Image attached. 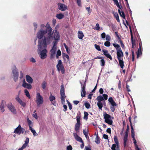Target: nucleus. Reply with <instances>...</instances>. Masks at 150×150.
I'll use <instances>...</instances> for the list:
<instances>
[{
	"label": "nucleus",
	"instance_id": "680f3d73",
	"mask_svg": "<svg viewBox=\"0 0 150 150\" xmlns=\"http://www.w3.org/2000/svg\"><path fill=\"white\" fill-rule=\"evenodd\" d=\"M132 61H134V50H132Z\"/></svg>",
	"mask_w": 150,
	"mask_h": 150
},
{
	"label": "nucleus",
	"instance_id": "c756f323",
	"mask_svg": "<svg viewBox=\"0 0 150 150\" xmlns=\"http://www.w3.org/2000/svg\"><path fill=\"white\" fill-rule=\"evenodd\" d=\"M114 36L117 40H119L121 39V38L120 37L119 34L117 32L115 31V32Z\"/></svg>",
	"mask_w": 150,
	"mask_h": 150
},
{
	"label": "nucleus",
	"instance_id": "f03ea898",
	"mask_svg": "<svg viewBox=\"0 0 150 150\" xmlns=\"http://www.w3.org/2000/svg\"><path fill=\"white\" fill-rule=\"evenodd\" d=\"M81 117V114L80 112H79L76 116V119L77 122L75 124V130L77 132H79L80 127L81 125L80 121V118Z\"/></svg>",
	"mask_w": 150,
	"mask_h": 150
},
{
	"label": "nucleus",
	"instance_id": "bb28decb",
	"mask_svg": "<svg viewBox=\"0 0 150 150\" xmlns=\"http://www.w3.org/2000/svg\"><path fill=\"white\" fill-rule=\"evenodd\" d=\"M56 17L58 19H61L64 18V16L63 14L60 13L57 14Z\"/></svg>",
	"mask_w": 150,
	"mask_h": 150
},
{
	"label": "nucleus",
	"instance_id": "bf43d9fd",
	"mask_svg": "<svg viewBox=\"0 0 150 150\" xmlns=\"http://www.w3.org/2000/svg\"><path fill=\"white\" fill-rule=\"evenodd\" d=\"M106 34L105 33H102L101 35V37L103 39L105 38L106 37Z\"/></svg>",
	"mask_w": 150,
	"mask_h": 150
},
{
	"label": "nucleus",
	"instance_id": "8fccbe9b",
	"mask_svg": "<svg viewBox=\"0 0 150 150\" xmlns=\"http://www.w3.org/2000/svg\"><path fill=\"white\" fill-rule=\"evenodd\" d=\"M36 110H35L34 112V114L33 115V117L35 119H38V116L37 115V113L36 112Z\"/></svg>",
	"mask_w": 150,
	"mask_h": 150
},
{
	"label": "nucleus",
	"instance_id": "e2e57ef3",
	"mask_svg": "<svg viewBox=\"0 0 150 150\" xmlns=\"http://www.w3.org/2000/svg\"><path fill=\"white\" fill-rule=\"evenodd\" d=\"M103 98L104 99V100H107L108 99V96L106 94H103Z\"/></svg>",
	"mask_w": 150,
	"mask_h": 150
},
{
	"label": "nucleus",
	"instance_id": "1a4fd4ad",
	"mask_svg": "<svg viewBox=\"0 0 150 150\" xmlns=\"http://www.w3.org/2000/svg\"><path fill=\"white\" fill-rule=\"evenodd\" d=\"M114 139L116 144H113V150H120L119 143L117 137L116 136H115Z\"/></svg>",
	"mask_w": 150,
	"mask_h": 150
},
{
	"label": "nucleus",
	"instance_id": "13d9d810",
	"mask_svg": "<svg viewBox=\"0 0 150 150\" xmlns=\"http://www.w3.org/2000/svg\"><path fill=\"white\" fill-rule=\"evenodd\" d=\"M114 16H115L117 21L118 22H120V19L119 18L118 14H117L116 15L115 14H114Z\"/></svg>",
	"mask_w": 150,
	"mask_h": 150
},
{
	"label": "nucleus",
	"instance_id": "0e129e2a",
	"mask_svg": "<svg viewBox=\"0 0 150 150\" xmlns=\"http://www.w3.org/2000/svg\"><path fill=\"white\" fill-rule=\"evenodd\" d=\"M86 9L88 11V13L89 14L91 12L90 7H86Z\"/></svg>",
	"mask_w": 150,
	"mask_h": 150
},
{
	"label": "nucleus",
	"instance_id": "423d86ee",
	"mask_svg": "<svg viewBox=\"0 0 150 150\" xmlns=\"http://www.w3.org/2000/svg\"><path fill=\"white\" fill-rule=\"evenodd\" d=\"M103 116L105 120V122L109 125H112V121L111 120V116L107 114L106 112L103 113Z\"/></svg>",
	"mask_w": 150,
	"mask_h": 150
},
{
	"label": "nucleus",
	"instance_id": "58836bf2",
	"mask_svg": "<svg viewBox=\"0 0 150 150\" xmlns=\"http://www.w3.org/2000/svg\"><path fill=\"white\" fill-rule=\"evenodd\" d=\"M83 133L85 135V137L87 139H89V137L88 135V132H86V129H83Z\"/></svg>",
	"mask_w": 150,
	"mask_h": 150
},
{
	"label": "nucleus",
	"instance_id": "49530a36",
	"mask_svg": "<svg viewBox=\"0 0 150 150\" xmlns=\"http://www.w3.org/2000/svg\"><path fill=\"white\" fill-rule=\"evenodd\" d=\"M61 53L60 50H58L56 55V57L57 58H58L59 56H60L61 55Z\"/></svg>",
	"mask_w": 150,
	"mask_h": 150
},
{
	"label": "nucleus",
	"instance_id": "6e6d98bb",
	"mask_svg": "<svg viewBox=\"0 0 150 150\" xmlns=\"http://www.w3.org/2000/svg\"><path fill=\"white\" fill-rule=\"evenodd\" d=\"M67 102H68V105L69 108L70 110H71L72 109V106L71 103L69 102L68 100H67Z\"/></svg>",
	"mask_w": 150,
	"mask_h": 150
},
{
	"label": "nucleus",
	"instance_id": "338daca9",
	"mask_svg": "<svg viewBox=\"0 0 150 150\" xmlns=\"http://www.w3.org/2000/svg\"><path fill=\"white\" fill-rule=\"evenodd\" d=\"M67 150H72V148L71 145L68 146L67 148Z\"/></svg>",
	"mask_w": 150,
	"mask_h": 150
},
{
	"label": "nucleus",
	"instance_id": "7c9ffc66",
	"mask_svg": "<svg viewBox=\"0 0 150 150\" xmlns=\"http://www.w3.org/2000/svg\"><path fill=\"white\" fill-rule=\"evenodd\" d=\"M113 46L116 48L117 51L121 50L120 46L117 44L113 43Z\"/></svg>",
	"mask_w": 150,
	"mask_h": 150
},
{
	"label": "nucleus",
	"instance_id": "4c0bfd02",
	"mask_svg": "<svg viewBox=\"0 0 150 150\" xmlns=\"http://www.w3.org/2000/svg\"><path fill=\"white\" fill-rule=\"evenodd\" d=\"M108 101L110 103L111 105L110 108L112 111V98L110 97L109 98Z\"/></svg>",
	"mask_w": 150,
	"mask_h": 150
},
{
	"label": "nucleus",
	"instance_id": "2eb2a0df",
	"mask_svg": "<svg viewBox=\"0 0 150 150\" xmlns=\"http://www.w3.org/2000/svg\"><path fill=\"white\" fill-rule=\"evenodd\" d=\"M15 99L23 107H25V103L23 101L20 99V98L19 97V95H17L16 96L15 98Z\"/></svg>",
	"mask_w": 150,
	"mask_h": 150
},
{
	"label": "nucleus",
	"instance_id": "5fc2aeb1",
	"mask_svg": "<svg viewBox=\"0 0 150 150\" xmlns=\"http://www.w3.org/2000/svg\"><path fill=\"white\" fill-rule=\"evenodd\" d=\"M106 40L107 41H110V40L111 38L110 36L108 35H107L106 36Z\"/></svg>",
	"mask_w": 150,
	"mask_h": 150
},
{
	"label": "nucleus",
	"instance_id": "b1692460",
	"mask_svg": "<svg viewBox=\"0 0 150 150\" xmlns=\"http://www.w3.org/2000/svg\"><path fill=\"white\" fill-rule=\"evenodd\" d=\"M121 9H118V12L121 16H122L123 18L125 19V15L123 11H121L120 10Z\"/></svg>",
	"mask_w": 150,
	"mask_h": 150
},
{
	"label": "nucleus",
	"instance_id": "f8f14e48",
	"mask_svg": "<svg viewBox=\"0 0 150 150\" xmlns=\"http://www.w3.org/2000/svg\"><path fill=\"white\" fill-rule=\"evenodd\" d=\"M12 72L13 76V79L15 82H16L18 78V72L17 69L15 66V68L12 70Z\"/></svg>",
	"mask_w": 150,
	"mask_h": 150
},
{
	"label": "nucleus",
	"instance_id": "774afa93",
	"mask_svg": "<svg viewBox=\"0 0 150 150\" xmlns=\"http://www.w3.org/2000/svg\"><path fill=\"white\" fill-rule=\"evenodd\" d=\"M52 24L55 25L56 23V20L55 19L53 18L52 21Z\"/></svg>",
	"mask_w": 150,
	"mask_h": 150
},
{
	"label": "nucleus",
	"instance_id": "a878e982",
	"mask_svg": "<svg viewBox=\"0 0 150 150\" xmlns=\"http://www.w3.org/2000/svg\"><path fill=\"white\" fill-rule=\"evenodd\" d=\"M117 109H118V104H116V103L113 100V112Z\"/></svg>",
	"mask_w": 150,
	"mask_h": 150
},
{
	"label": "nucleus",
	"instance_id": "72a5a7b5",
	"mask_svg": "<svg viewBox=\"0 0 150 150\" xmlns=\"http://www.w3.org/2000/svg\"><path fill=\"white\" fill-rule=\"evenodd\" d=\"M113 1L115 4L117 6L118 8L121 9V8H122V6H120L117 0H113Z\"/></svg>",
	"mask_w": 150,
	"mask_h": 150
},
{
	"label": "nucleus",
	"instance_id": "39448f33",
	"mask_svg": "<svg viewBox=\"0 0 150 150\" xmlns=\"http://www.w3.org/2000/svg\"><path fill=\"white\" fill-rule=\"evenodd\" d=\"M36 103L37 106H39L40 105L42 104L43 103V99L42 97L41 96L39 93H37L36 94Z\"/></svg>",
	"mask_w": 150,
	"mask_h": 150
},
{
	"label": "nucleus",
	"instance_id": "c85d7f7f",
	"mask_svg": "<svg viewBox=\"0 0 150 150\" xmlns=\"http://www.w3.org/2000/svg\"><path fill=\"white\" fill-rule=\"evenodd\" d=\"M4 103H5V101L4 100H2L0 106V108L2 112H4L5 110L4 107Z\"/></svg>",
	"mask_w": 150,
	"mask_h": 150
},
{
	"label": "nucleus",
	"instance_id": "393cba45",
	"mask_svg": "<svg viewBox=\"0 0 150 150\" xmlns=\"http://www.w3.org/2000/svg\"><path fill=\"white\" fill-rule=\"evenodd\" d=\"M118 60L119 61L120 66L121 68L123 69L124 66V62L123 59H120Z\"/></svg>",
	"mask_w": 150,
	"mask_h": 150
},
{
	"label": "nucleus",
	"instance_id": "9d476101",
	"mask_svg": "<svg viewBox=\"0 0 150 150\" xmlns=\"http://www.w3.org/2000/svg\"><path fill=\"white\" fill-rule=\"evenodd\" d=\"M129 130V126L128 125H127V129L125 132V134L124 137V147H125L126 145L127 142V138L128 135V133Z\"/></svg>",
	"mask_w": 150,
	"mask_h": 150
},
{
	"label": "nucleus",
	"instance_id": "79ce46f5",
	"mask_svg": "<svg viewBox=\"0 0 150 150\" xmlns=\"http://www.w3.org/2000/svg\"><path fill=\"white\" fill-rule=\"evenodd\" d=\"M49 99L51 102H52L53 100L55 99V97L51 94L49 97Z\"/></svg>",
	"mask_w": 150,
	"mask_h": 150
},
{
	"label": "nucleus",
	"instance_id": "4d7b16f0",
	"mask_svg": "<svg viewBox=\"0 0 150 150\" xmlns=\"http://www.w3.org/2000/svg\"><path fill=\"white\" fill-rule=\"evenodd\" d=\"M62 55H63V57H65L66 58H67V59L68 60L69 59V56L67 54H65V53H63Z\"/></svg>",
	"mask_w": 150,
	"mask_h": 150
},
{
	"label": "nucleus",
	"instance_id": "ea45409f",
	"mask_svg": "<svg viewBox=\"0 0 150 150\" xmlns=\"http://www.w3.org/2000/svg\"><path fill=\"white\" fill-rule=\"evenodd\" d=\"M84 116L83 117V118L84 119L87 120L88 119V114L87 112H84Z\"/></svg>",
	"mask_w": 150,
	"mask_h": 150
},
{
	"label": "nucleus",
	"instance_id": "6e6552de",
	"mask_svg": "<svg viewBox=\"0 0 150 150\" xmlns=\"http://www.w3.org/2000/svg\"><path fill=\"white\" fill-rule=\"evenodd\" d=\"M24 131L25 129L22 127L21 125H19L15 129L13 132L19 135L21 134H23Z\"/></svg>",
	"mask_w": 150,
	"mask_h": 150
},
{
	"label": "nucleus",
	"instance_id": "9b49d317",
	"mask_svg": "<svg viewBox=\"0 0 150 150\" xmlns=\"http://www.w3.org/2000/svg\"><path fill=\"white\" fill-rule=\"evenodd\" d=\"M7 107L9 110L13 114H16L17 113L16 110L11 103H10L7 105Z\"/></svg>",
	"mask_w": 150,
	"mask_h": 150
},
{
	"label": "nucleus",
	"instance_id": "f3484780",
	"mask_svg": "<svg viewBox=\"0 0 150 150\" xmlns=\"http://www.w3.org/2000/svg\"><path fill=\"white\" fill-rule=\"evenodd\" d=\"M22 86L23 87L27 88L28 89H30L32 88L31 85L29 83H26L25 79H24L23 81Z\"/></svg>",
	"mask_w": 150,
	"mask_h": 150
},
{
	"label": "nucleus",
	"instance_id": "e433bc0d",
	"mask_svg": "<svg viewBox=\"0 0 150 150\" xmlns=\"http://www.w3.org/2000/svg\"><path fill=\"white\" fill-rule=\"evenodd\" d=\"M47 83L45 81H43L41 84V87L43 89H45L46 87Z\"/></svg>",
	"mask_w": 150,
	"mask_h": 150
},
{
	"label": "nucleus",
	"instance_id": "09e8293b",
	"mask_svg": "<svg viewBox=\"0 0 150 150\" xmlns=\"http://www.w3.org/2000/svg\"><path fill=\"white\" fill-rule=\"evenodd\" d=\"M100 65L101 66H104L105 65V61L104 59H101L100 60Z\"/></svg>",
	"mask_w": 150,
	"mask_h": 150
},
{
	"label": "nucleus",
	"instance_id": "473e14b6",
	"mask_svg": "<svg viewBox=\"0 0 150 150\" xmlns=\"http://www.w3.org/2000/svg\"><path fill=\"white\" fill-rule=\"evenodd\" d=\"M27 120L28 124L29 127V129L32 128V127L33 126V124L31 121L28 118Z\"/></svg>",
	"mask_w": 150,
	"mask_h": 150
},
{
	"label": "nucleus",
	"instance_id": "052dcab7",
	"mask_svg": "<svg viewBox=\"0 0 150 150\" xmlns=\"http://www.w3.org/2000/svg\"><path fill=\"white\" fill-rule=\"evenodd\" d=\"M100 29V27H99V25L98 23H96V29L98 30H99Z\"/></svg>",
	"mask_w": 150,
	"mask_h": 150
},
{
	"label": "nucleus",
	"instance_id": "de8ad7c7",
	"mask_svg": "<svg viewBox=\"0 0 150 150\" xmlns=\"http://www.w3.org/2000/svg\"><path fill=\"white\" fill-rule=\"evenodd\" d=\"M86 81H85L84 82L83 85L82 83L81 82V84L82 86V90H85L86 86Z\"/></svg>",
	"mask_w": 150,
	"mask_h": 150
},
{
	"label": "nucleus",
	"instance_id": "603ef678",
	"mask_svg": "<svg viewBox=\"0 0 150 150\" xmlns=\"http://www.w3.org/2000/svg\"><path fill=\"white\" fill-rule=\"evenodd\" d=\"M76 2L78 5L79 6H81V0H76Z\"/></svg>",
	"mask_w": 150,
	"mask_h": 150
},
{
	"label": "nucleus",
	"instance_id": "4468645a",
	"mask_svg": "<svg viewBox=\"0 0 150 150\" xmlns=\"http://www.w3.org/2000/svg\"><path fill=\"white\" fill-rule=\"evenodd\" d=\"M139 47L136 52L137 58H138L139 56L141 55L142 54V42L141 41L139 42Z\"/></svg>",
	"mask_w": 150,
	"mask_h": 150
},
{
	"label": "nucleus",
	"instance_id": "c9c22d12",
	"mask_svg": "<svg viewBox=\"0 0 150 150\" xmlns=\"http://www.w3.org/2000/svg\"><path fill=\"white\" fill-rule=\"evenodd\" d=\"M29 139L28 138H27L25 140V144L23 145V146L25 147H26L29 143Z\"/></svg>",
	"mask_w": 150,
	"mask_h": 150
},
{
	"label": "nucleus",
	"instance_id": "a18cd8bd",
	"mask_svg": "<svg viewBox=\"0 0 150 150\" xmlns=\"http://www.w3.org/2000/svg\"><path fill=\"white\" fill-rule=\"evenodd\" d=\"M95 48L98 51H101V50L100 48V46L96 44H95L94 45Z\"/></svg>",
	"mask_w": 150,
	"mask_h": 150
},
{
	"label": "nucleus",
	"instance_id": "a211bd4d",
	"mask_svg": "<svg viewBox=\"0 0 150 150\" xmlns=\"http://www.w3.org/2000/svg\"><path fill=\"white\" fill-rule=\"evenodd\" d=\"M117 58L118 59H123V54L122 50H120L117 51Z\"/></svg>",
	"mask_w": 150,
	"mask_h": 150
},
{
	"label": "nucleus",
	"instance_id": "37998d69",
	"mask_svg": "<svg viewBox=\"0 0 150 150\" xmlns=\"http://www.w3.org/2000/svg\"><path fill=\"white\" fill-rule=\"evenodd\" d=\"M86 91L85 90H82V91H81V96L82 97H85L86 96Z\"/></svg>",
	"mask_w": 150,
	"mask_h": 150
},
{
	"label": "nucleus",
	"instance_id": "412c9836",
	"mask_svg": "<svg viewBox=\"0 0 150 150\" xmlns=\"http://www.w3.org/2000/svg\"><path fill=\"white\" fill-rule=\"evenodd\" d=\"M26 79L27 82L29 83H32L33 82V79L28 75L26 76Z\"/></svg>",
	"mask_w": 150,
	"mask_h": 150
},
{
	"label": "nucleus",
	"instance_id": "5701e85b",
	"mask_svg": "<svg viewBox=\"0 0 150 150\" xmlns=\"http://www.w3.org/2000/svg\"><path fill=\"white\" fill-rule=\"evenodd\" d=\"M78 38L80 39H82L83 37L84 36V35L81 31H79L78 32Z\"/></svg>",
	"mask_w": 150,
	"mask_h": 150
},
{
	"label": "nucleus",
	"instance_id": "f704fd0d",
	"mask_svg": "<svg viewBox=\"0 0 150 150\" xmlns=\"http://www.w3.org/2000/svg\"><path fill=\"white\" fill-rule=\"evenodd\" d=\"M24 93H25V95L29 99L31 97L29 94V92L27 89H25Z\"/></svg>",
	"mask_w": 150,
	"mask_h": 150
},
{
	"label": "nucleus",
	"instance_id": "4be33fe9",
	"mask_svg": "<svg viewBox=\"0 0 150 150\" xmlns=\"http://www.w3.org/2000/svg\"><path fill=\"white\" fill-rule=\"evenodd\" d=\"M129 28L130 29V33L132 45H136L135 41L134 40L132 32V29L131 28L130 26V27H129Z\"/></svg>",
	"mask_w": 150,
	"mask_h": 150
},
{
	"label": "nucleus",
	"instance_id": "dca6fc26",
	"mask_svg": "<svg viewBox=\"0 0 150 150\" xmlns=\"http://www.w3.org/2000/svg\"><path fill=\"white\" fill-rule=\"evenodd\" d=\"M47 50L45 49L42 50L40 52V58L42 59H44L46 58L47 56Z\"/></svg>",
	"mask_w": 150,
	"mask_h": 150
},
{
	"label": "nucleus",
	"instance_id": "ddd939ff",
	"mask_svg": "<svg viewBox=\"0 0 150 150\" xmlns=\"http://www.w3.org/2000/svg\"><path fill=\"white\" fill-rule=\"evenodd\" d=\"M58 9L61 11H65L68 9L67 6L64 4L59 3L58 4Z\"/></svg>",
	"mask_w": 150,
	"mask_h": 150
},
{
	"label": "nucleus",
	"instance_id": "6ab92c4d",
	"mask_svg": "<svg viewBox=\"0 0 150 150\" xmlns=\"http://www.w3.org/2000/svg\"><path fill=\"white\" fill-rule=\"evenodd\" d=\"M102 51L103 53L109 59L111 60H112V57L110 55L108 52V51L106 50H103Z\"/></svg>",
	"mask_w": 150,
	"mask_h": 150
},
{
	"label": "nucleus",
	"instance_id": "cd10ccee",
	"mask_svg": "<svg viewBox=\"0 0 150 150\" xmlns=\"http://www.w3.org/2000/svg\"><path fill=\"white\" fill-rule=\"evenodd\" d=\"M97 135L96 137L95 138V142L98 144H99L100 143V139L98 135V132H97Z\"/></svg>",
	"mask_w": 150,
	"mask_h": 150
},
{
	"label": "nucleus",
	"instance_id": "2f4dec72",
	"mask_svg": "<svg viewBox=\"0 0 150 150\" xmlns=\"http://www.w3.org/2000/svg\"><path fill=\"white\" fill-rule=\"evenodd\" d=\"M96 99L98 100V102H101V101L104 100L103 98L101 96H98L97 97Z\"/></svg>",
	"mask_w": 150,
	"mask_h": 150
},
{
	"label": "nucleus",
	"instance_id": "0eeeda50",
	"mask_svg": "<svg viewBox=\"0 0 150 150\" xmlns=\"http://www.w3.org/2000/svg\"><path fill=\"white\" fill-rule=\"evenodd\" d=\"M56 67L59 71L60 70L62 73V74H64L65 72L64 68L62 61L60 60L58 61V64H57Z\"/></svg>",
	"mask_w": 150,
	"mask_h": 150
},
{
	"label": "nucleus",
	"instance_id": "c03bdc74",
	"mask_svg": "<svg viewBox=\"0 0 150 150\" xmlns=\"http://www.w3.org/2000/svg\"><path fill=\"white\" fill-rule=\"evenodd\" d=\"M84 105H85L86 108L89 109L90 108V105L88 102H86L84 104Z\"/></svg>",
	"mask_w": 150,
	"mask_h": 150
},
{
	"label": "nucleus",
	"instance_id": "864d4df0",
	"mask_svg": "<svg viewBox=\"0 0 150 150\" xmlns=\"http://www.w3.org/2000/svg\"><path fill=\"white\" fill-rule=\"evenodd\" d=\"M29 129L30 130L32 133H33L34 136H35L36 135V132L35 130L34 129H33L32 128H31L30 129Z\"/></svg>",
	"mask_w": 150,
	"mask_h": 150
},
{
	"label": "nucleus",
	"instance_id": "f257e3e1",
	"mask_svg": "<svg viewBox=\"0 0 150 150\" xmlns=\"http://www.w3.org/2000/svg\"><path fill=\"white\" fill-rule=\"evenodd\" d=\"M52 28L49 25L45 30H40L37 34V37L39 39L38 40V49H41L42 46L44 48L47 47V43L50 44L52 39L54 38L56 40H59L60 35L57 30L52 33Z\"/></svg>",
	"mask_w": 150,
	"mask_h": 150
},
{
	"label": "nucleus",
	"instance_id": "a19ab883",
	"mask_svg": "<svg viewBox=\"0 0 150 150\" xmlns=\"http://www.w3.org/2000/svg\"><path fill=\"white\" fill-rule=\"evenodd\" d=\"M97 105L99 108V109L102 110V108L103 107V104L101 102H98L97 103Z\"/></svg>",
	"mask_w": 150,
	"mask_h": 150
},
{
	"label": "nucleus",
	"instance_id": "3c124183",
	"mask_svg": "<svg viewBox=\"0 0 150 150\" xmlns=\"http://www.w3.org/2000/svg\"><path fill=\"white\" fill-rule=\"evenodd\" d=\"M110 42L109 41H107L105 42L104 45L106 47H109L110 45Z\"/></svg>",
	"mask_w": 150,
	"mask_h": 150
},
{
	"label": "nucleus",
	"instance_id": "20e7f679",
	"mask_svg": "<svg viewBox=\"0 0 150 150\" xmlns=\"http://www.w3.org/2000/svg\"><path fill=\"white\" fill-rule=\"evenodd\" d=\"M129 120L130 123V125L131 128V132L132 137L133 138V140L134 141L133 142L135 146V147H136L138 145L137 144V142L134 137L135 134L134 132V129L131 122V117H129Z\"/></svg>",
	"mask_w": 150,
	"mask_h": 150
},
{
	"label": "nucleus",
	"instance_id": "7ed1b4c3",
	"mask_svg": "<svg viewBox=\"0 0 150 150\" xmlns=\"http://www.w3.org/2000/svg\"><path fill=\"white\" fill-rule=\"evenodd\" d=\"M60 94L61 95V103L63 104L65 102V98L66 96L65 95L64 93V88L63 84L61 86V89L60 91Z\"/></svg>",
	"mask_w": 150,
	"mask_h": 150
},
{
	"label": "nucleus",
	"instance_id": "aec40b11",
	"mask_svg": "<svg viewBox=\"0 0 150 150\" xmlns=\"http://www.w3.org/2000/svg\"><path fill=\"white\" fill-rule=\"evenodd\" d=\"M73 135L75 138V139L76 141L80 142H83V140L82 138L79 137L76 133H74Z\"/></svg>",
	"mask_w": 150,
	"mask_h": 150
},
{
	"label": "nucleus",
	"instance_id": "69168bd1",
	"mask_svg": "<svg viewBox=\"0 0 150 150\" xmlns=\"http://www.w3.org/2000/svg\"><path fill=\"white\" fill-rule=\"evenodd\" d=\"M56 50L52 48L50 50L51 53L55 54Z\"/></svg>",
	"mask_w": 150,
	"mask_h": 150
}]
</instances>
